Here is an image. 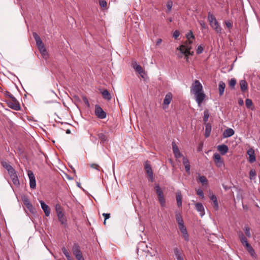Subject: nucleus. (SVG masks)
Wrapping results in <instances>:
<instances>
[{"mask_svg":"<svg viewBox=\"0 0 260 260\" xmlns=\"http://www.w3.org/2000/svg\"><path fill=\"white\" fill-rule=\"evenodd\" d=\"M190 93L194 95V97L198 106H201L202 103L206 98L203 86L199 80L194 81L190 87Z\"/></svg>","mask_w":260,"mask_h":260,"instance_id":"nucleus-1","label":"nucleus"},{"mask_svg":"<svg viewBox=\"0 0 260 260\" xmlns=\"http://www.w3.org/2000/svg\"><path fill=\"white\" fill-rule=\"evenodd\" d=\"M193 41H186L184 43L180 45L179 47L177 48L178 50L180 51H182V49L186 51V53L190 54V55H192L193 54V51H191V50L192 48V44Z\"/></svg>","mask_w":260,"mask_h":260,"instance_id":"nucleus-2","label":"nucleus"},{"mask_svg":"<svg viewBox=\"0 0 260 260\" xmlns=\"http://www.w3.org/2000/svg\"><path fill=\"white\" fill-rule=\"evenodd\" d=\"M95 114L100 119H104L106 117V113L98 105L95 106Z\"/></svg>","mask_w":260,"mask_h":260,"instance_id":"nucleus-3","label":"nucleus"},{"mask_svg":"<svg viewBox=\"0 0 260 260\" xmlns=\"http://www.w3.org/2000/svg\"><path fill=\"white\" fill-rule=\"evenodd\" d=\"M27 175L29 180L30 187L31 189L35 188L36 187V181L33 172L29 170L27 171Z\"/></svg>","mask_w":260,"mask_h":260,"instance_id":"nucleus-4","label":"nucleus"},{"mask_svg":"<svg viewBox=\"0 0 260 260\" xmlns=\"http://www.w3.org/2000/svg\"><path fill=\"white\" fill-rule=\"evenodd\" d=\"M214 161L215 165L218 168H221L224 166L223 160L222 159L220 155L217 153L214 154Z\"/></svg>","mask_w":260,"mask_h":260,"instance_id":"nucleus-5","label":"nucleus"},{"mask_svg":"<svg viewBox=\"0 0 260 260\" xmlns=\"http://www.w3.org/2000/svg\"><path fill=\"white\" fill-rule=\"evenodd\" d=\"M72 252L76 257L82 255L79 245L75 243L72 247Z\"/></svg>","mask_w":260,"mask_h":260,"instance_id":"nucleus-6","label":"nucleus"},{"mask_svg":"<svg viewBox=\"0 0 260 260\" xmlns=\"http://www.w3.org/2000/svg\"><path fill=\"white\" fill-rule=\"evenodd\" d=\"M172 150L176 158H179L182 156L181 153L180 152L178 146L175 142H173L172 143Z\"/></svg>","mask_w":260,"mask_h":260,"instance_id":"nucleus-7","label":"nucleus"},{"mask_svg":"<svg viewBox=\"0 0 260 260\" xmlns=\"http://www.w3.org/2000/svg\"><path fill=\"white\" fill-rule=\"evenodd\" d=\"M97 135L101 143H105L108 141V133L106 132H99Z\"/></svg>","mask_w":260,"mask_h":260,"instance_id":"nucleus-8","label":"nucleus"},{"mask_svg":"<svg viewBox=\"0 0 260 260\" xmlns=\"http://www.w3.org/2000/svg\"><path fill=\"white\" fill-rule=\"evenodd\" d=\"M247 154L249 156L248 161L250 163H253L256 160L254 151L253 148H249L247 151Z\"/></svg>","mask_w":260,"mask_h":260,"instance_id":"nucleus-9","label":"nucleus"},{"mask_svg":"<svg viewBox=\"0 0 260 260\" xmlns=\"http://www.w3.org/2000/svg\"><path fill=\"white\" fill-rule=\"evenodd\" d=\"M41 208L46 216H49L50 214V209L49 206L43 201H40Z\"/></svg>","mask_w":260,"mask_h":260,"instance_id":"nucleus-10","label":"nucleus"},{"mask_svg":"<svg viewBox=\"0 0 260 260\" xmlns=\"http://www.w3.org/2000/svg\"><path fill=\"white\" fill-rule=\"evenodd\" d=\"M145 169L147 172L148 176L150 179V181L152 182L153 180V172L150 165L146 163L145 165Z\"/></svg>","mask_w":260,"mask_h":260,"instance_id":"nucleus-11","label":"nucleus"},{"mask_svg":"<svg viewBox=\"0 0 260 260\" xmlns=\"http://www.w3.org/2000/svg\"><path fill=\"white\" fill-rule=\"evenodd\" d=\"M9 174L12 180L13 184L16 186L19 185V181L15 170L13 172H12V173H9Z\"/></svg>","mask_w":260,"mask_h":260,"instance_id":"nucleus-12","label":"nucleus"},{"mask_svg":"<svg viewBox=\"0 0 260 260\" xmlns=\"http://www.w3.org/2000/svg\"><path fill=\"white\" fill-rule=\"evenodd\" d=\"M235 134L234 131L231 128H228L224 130L222 136L223 138H226L230 137L234 135Z\"/></svg>","mask_w":260,"mask_h":260,"instance_id":"nucleus-13","label":"nucleus"},{"mask_svg":"<svg viewBox=\"0 0 260 260\" xmlns=\"http://www.w3.org/2000/svg\"><path fill=\"white\" fill-rule=\"evenodd\" d=\"M217 148L221 155H224L229 150L228 147L224 144L218 145Z\"/></svg>","mask_w":260,"mask_h":260,"instance_id":"nucleus-14","label":"nucleus"},{"mask_svg":"<svg viewBox=\"0 0 260 260\" xmlns=\"http://www.w3.org/2000/svg\"><path fill=\"white\" fill-rule=\"evenodd\" d=\"M210 25L217 34L221 33L222 28L219 25L217 21H214V22L212 23Z\"/></svg>","mask_w":260,"mask_h":260,"instance_id":"nucleus-15","label":"nucleus"},{"mask_svg":"<svg viewBox=\"0 0 260 260\" xmlns=\"http://www.w3.org/2000/svg\"><path fill=\"white\" fill-rule=\"evenodd\" d=\"M196 210L200 213L201 216H203L205 214L204 208L202 204L197 203L195 204Z\"/></svg>","mask_w":260,"mask_h":260,"instance_id":"nucleus-16","label":"nucleus"},{"mask_svg":"<svg viewBox=\"0 0 260 260\" xmlns=\"http://www.w3.org/2000/svg\"><path fill=\"white\" fill-rule=\"evenodd\" d=\"M172 94L171 92H168L165 97L164 100V105H167V106L170 104L172 100Z\"/></svg>","mask_w":260,"mask_h":260,"instance_id":"nucleus-17","label":"nucleus"},{"mask_svg":"<svg viewBox=\"0 0 260 260\" xmlns=\"http://www.w3.org/2000/svg\"><path fill=\"white\" fill-rule=\"evenodd\" d=\"M57 217L59 222L65 226L67 224V220L66 218L64 217V213L63 212L58 214Z\"/></svg>","mask_w":260,"mask_h":260,"instance_id":"nucleus-18","label":"nucleus"},{"mask_svg":"<svg viewBox=\"0 0 260 260\" xmlns=\"http://www.w3.org/2000/svg\"><path fill=\"white\" fill-rule=\"evenodd\" d=\"M183 164L184 165L186 172L189 174L190 166L188 159L185 157H183Z\"/></svg>","mask_w":260,"mask_h":260,"instance_id":"nucleus-19","label":"nucleus"},{"mask_svg":"<svg viewBox=\"0 0 260 260\" xmlns=\"http://www.w3.org/2000/svg\"><path fill=\"white\" fill-rule=\"evenodd\" d=\"M8 106L10 108L15 110L18 111L20 109V106L19 103H14L9 102L8 103Z\"/></svg>","mask_w":260,"mask_h":260,"instance_id":"nucleus-20","label":"nucleus"},{"mask_svg":"<svg viewBox=\"0 0 260 260\" xmlns=\"http://www.w3.org/2000/svg\"><path fill=\"white\" fill-rule=\"evenodd\" d=\"M225 84L223 81H220L218 84L219 94L220 96H222L224 91Z\"/></svg>","mask_w":260,"mask_h":260,"instance_id":"nucleus-21","label":"nucleus"},{"mask_svg":"<svg viewBox=\"0 0 260 260\" xmlns=\"http://www.w3.org/2000/svg\"><path fill=\"white\" fill-rule=\"evenodd\" d=\"M101 93L102 94L103 98L104 99L107 100L108 101H109L111 99L112 97L111 94L107 89H104L103 91H102Z\"/></svg>","mask_w":260,"mask_h":260,"instance_id":"nucleus-22","label":"nucleus"},{"mask_svg":"<svg viewBox=\"0 0 260 260\" xmlns=\"http://www.w3.org/2000/svg\"><path fill=\"white\" fill-rule=\"evenodd\" d=\"M176 201L177 206L179 207L182 206V194L180 191H178L176 193Z\"/></svg>","mask_w":260,"mask_h":260,"instance_id":"nucleus-23","label":"nucleus"},{"mask_svg":"<svg viewBox=\"0 0 260 260\" xmlns=\"http://www.w3.org/2000/svg\"><path fill=\"white\" fill-rule=\"evenodd\" d=\"M132 66L136 71L138 72V73H143V69H142V67L140 64H138L136 61H133Z\"/></svg>","mask_w":260,"mask_h":260,"instance_id":"nucleus-24","label":"nucleus"},{"mask_svg":"<svg viewBox=\"0 0 260 260\" xmlns=\"http://www.w3.org/2000/svg\"><path fill=\"white\" fill-rule=\"evenodd\" d=\"M240 86L242 92H245L247 89V83L245 80H242L240 81Z\"/></svg>","mask_w":260,"mask_h":260,"instance_id":"nucleus-25","label":"nucleus"},{"mask_svg":"<svg viewBox=\"0 0 260 260\" xmlns=\"http://www.w3.org/2000/svg\"><path fill=\"white\" fill-rule=\"evenodd\" d=\"M176 220L178 224L184 223V221L181 214L179 212H175Z\"/></svg>","mask_w":260,"mask_h":260,"instance_id":"nucleus-26","label":"nucleus"},{"mask_svg":"<svg viewBox=\"0 0 260 260\" xmlns=\"http://www.w3.org/2000/svg\"><path fill=\"white\" fill-rule=\"evenodd\" d=\"M210 199L213 202L214 208L216 210H217L218 209V203L216 196L214 194H211L210 196Z\"/></svg>","mask_w":260,"mask_h":260,"instance_id":"nucleus-27","label":"nucleus"},{"mask_svg":"<svg viewBox=\"0 0 260 260\" xmlns=\"http://www.w3.org/2000/svg\"><path fill=\"white\" fill-rule=\"evenodd\" d=\"M3 166L8 171L9 174L15 171V170L10 165L6 162L3 163Z\"/></svg>","mask_w":260,"mask_h":260,"instance_id":"nucleus-28","label":"nucleus"},{"mask_svg":"<svg viewBox=\"0 0 260 260\" xmlns=\"http://www.w3.org/2000/svg\"><path fill=\"white\" fill-rule=\"evenodd\" d=\"M211 131V126L209 124H207L206 125V128H205V137L206 138H208L209 137L210 135V133Z\"/></svg>","mask_w":260,"mask_h":260,"instance_id":"nucleus-29","label":"nucleus"},{"mask_svg":"<svg viewBox=\"0 0 260 260\" xmlns=\"http://www.w3.org/2000/svg\"><path fill=\"white\" fill-rule=\"evenodd\" d=\"M155 189L158 196V198L160 197H164V193L161 190L160 187L158 185H156L155 186Z\"/></svg>","mask_w":260,"mask_h":260,"instance_id":"nucleus-30","label":"nucleus"},{"mask_svg":"<svg viewBox=\"0 0 260 260\" xmlns=\"http://www.w3.org/2000/svg\"><path fill=\"white\" fill-rule=\"evenodd\" d=\"M186 37L187 38L186 41H189L190 42V41H193L195 39V37L193 35L191 30H190L188 32H187V34L186 35Z\"/></svg>","mask_w":260,"mask_h":260,"instance_id":"nucleus-31","label":"nucleus"},{"mask_svg":"<svg viewBox=\"0 0 260 260\" xmlns=\"http://www.w3.org/2000/svg\"><path fill=\"white\" fill-rule=\"evenodd\" d=\"M244 231L245 232V234L247 237L249 238L251 237L250 229L248 225H245L244 226Z\"/></svg>","mask_w":260,"mask_h":260,"instance_id":"nucleus-32","label":"nucleus"},{"mask_svg":"<svg viewBox=\"0 0 260 260\" xmlns=\"http://www.w3.org/2000/svg\"><path fill=\"white\" fill-rule=\"evenodd\" d=\"M208 19L210 22V24L213 22H214V21H217L214 16L210 13H209L208 14Z\"/></svg>","mask_w":260,"mask_h":260,"instance_id":"nucleus-33","label":"nucleus"},{"mask_svg":"<svg viewBox=\"0 0 260 260\" xmlns=\"http://www.w3.org/2000/svg\"><path fill=\"white\" fill-rule=\"evenodd\" d=\"M158 200L161 207H164L166 206V201L164 196L158 198Z\"/></svg>","mask_w":260,"mask_h":260,"instance_id":"nucleus-34","label":"nucleus"},{"mask_svg":"<svg viewBox=\"0 0 260 260\" xmlns=\"http://www.w3.org/2000/svg\"><path fill=\"white\" fill-rule=\"evenodd\" d=\"M236 84V80L235 78H232L229 81V86L232 88L234 89Z\"/></svg>","mask_w":260,"mask_h":260,"instance_id":"nucleus-35","label":"nucleus"},{"mask_svg":"<svg viewBox=\"0 0 260 260\" xmlns=\"http://www.w3.org/2000/svg\"><path fill=\"white\" fill-rule=\"evenodd\" d=\"M255 176H256L255 171L253 169L251 170L249 172V178L251 180H253L255 178Z\"/></svg>","mask_w":260,"mask_h":260,"instance_id":"nucleus-36","label":"nucleus"},{"mask_svg":"<svg viewBox=\"0 0 260 260\" xmlns=\"http://www.w3.org/2000/svg\"><path fill=\"white\" fill-rule=\"evenodd\" d=\"M55 211H56L57 215L58 214L63 212L61 206L58 204H57L55 205Z\"/></svg>","mask_w":260,"mask_h":260,"instance_id":"nucleus-37","label":"nucleus"},{"mask_svg":"<svg viewBox=\"0 0 260 260\" xmlns=\"http://www.w3.org/2000/svg\"><path fill=\"white\" fill-rule=\"evenodd\" d=\"M209 117V113L207 110H206L204 112L203 120L204 122H207Z\"/></svg>","mask_w":260,"mask_h":260,"instance_id":"nucleus-38","label":"nucleus"},{"mask_svg":"<svg viewBox=\"0 0 260 260\" xmlns=\"http://www.w3.org/2000/svg\"><path fill=\"white\" fill-rule=\"evenodd\" d=\"M24 204L26 206V207L29 209H30L31 208H32L31 204L30 203L29 200L27 199H25L24 200Z\"/></svg>","mask_w":260,"mask_h":260,"instance_id":"nucleus-39","label":"nucleus"},{"mask_svg":"<svg viewBox=\"0 0 260 260\" xmlns=\"http://www.w3.org/2000/svg\"><path fill=\"white\" fill-rule=\"evenodd\" d=\"M199 181L202 183L203 185L207 184L208 182L207 178L204 176H200Z\"/></svg>","mask_w":260,"mask_h":260,"instance_id":"nucleus-40","label":"nucleus"},{"mask_svg":"<svg viewBox=\"0 0 260 260\" xmlns=\"http://www.w3.org/2000/svg\"><path fill=\"white\" fill-rule=\"evenodd\" d=\"M174 253L176 255V258H179V256H182L181 255V251L178 248H175L174 249Z\"/></svg>","mask_w":260,"mask_h":260,"instance_id":"nucleus-41","label":"nucleus"},{"mask_svg":"<svg viewBox=\"0 0 260 260\" xmlns=\"http://www.w3.org/2000/svg\"><path fill=\"white\" fill-rule=\"evenodd\" d=\"M245 105L247 108H250L252 105V102L250 99H247L245 101Z\"/></svg>","mask_w":260,"mask_h":260,"instance_id":"nucleus-42","label":"nucleus"},{"mask_svg":"<svg viewBox=\"0 0 260 260\" xmlns=\"http://www.w3.org/2000/svg\"><path fill=\"white\" fill-rule=\"evenodd\" d=\"M90 166L91 168H92L94 169H95L99 171H100L101 167L98 165L95 164H90Z\"/></svg>","mask_w":260,"mask_h":260,"instance_id":"nucleus-43","label":"nucleus"},{"mask_svg":"<svg viewBox=\"0 0 260 260\" xmlns=\"http://www.w3.org/2000/svg\"><path fill=\"white\" fill-rule=\"evenodd\" d=\"M199 23L200 24L202 29H207V26L206 25L205 23L203 20L199 21Z\"/></svg>","mask_w":260,"mask_h":260,"instance_id":"nucleus-44","label":"nucleus"},{"mask_svg":"<svg viewBox=\"0 0 260 260\" xmlns=\"http://www.w3.org/2000/svg\"><path fill=\"white\" fill-rule=\"evenodd\" d=\"M99 4L102 8H105L107 7V2L105 0H100Z\"/></svg>","mask_w":260,"mask_h":260,"instance_id":"nucleus-45","label":"nucleus"},{"mask_svg":"<svg viewBox=\"0 0 260 260\" xmlns=\"http://www.w3.org/2000/svg\"><path fill=\"white\" fill-rule=\"evenodd\" d=\"M39 50L43 55H45L46 54L47 51L44 46L39 48Z\"/></svg>","mask_w":260,"mask_h":260,"instance_id":"nucleus-46","label":"nucleus"},{"mask_svg":"<svg viewBox=\"0 0 260 260\" xmlns=\"http://www.w3.org/2000/svg\"><path fill=\"white\" fill-rule=\"evenodd\" d=\"M248 252L249 253V254L251 255V256L253 257H256V254H255V251L254 250V249L253 248V247L250 249V250H249L248 251Z\"/></svg>","mask_w":260,"mask_h":260,"instance_id":"nucleus-47","label":"nucleus"},{"mask_svg":"<svg viewBox=\"0 0 260 260\" xmlns=\"http://www.w3.org/2000/svg\"><path fill=\"white\" fill-rule=\"evenodd\" d=\"M173 4L171 1L168 2L167 4V8L168 9V12H170L172 8Z\"/></svg>","mask_w":260,"mask_h":260,"instance_id":"nucleus-48","label":"nucleus"},{"mask_svg":"<svg viewBox=\"0 0 260 260\" xmlns=\"http://www.w3.org/2000/svg\"><path fill=\"white\" fill-rule=\"evenodd\" d=\"M204 50V48L201 45H200L198 47V48L196 50L197 53L199 54L203 52Z\"/></svg>","mask_w":260,"mask_h":260,"instance_id":"nucleus-49","label":"nucleus"},{"mask_svg":"<svg viewBox=\"0 0 260 260\" xmlns=\"http://www.w3.org/2000/svg\"><path fill=\"white\" fill-rule=\"evenodd\" d=\"M103 216L105 217V220L104 222V224H106V220L110 218V213H103Z\"/></svg>","mask_w":260,"mask_h":260,"instance_id":"nucleus-50","label":"nucleus"},{"mask_svg":"<svg viewBox=\"0 0 260 260\" xmlns=\"http://www.w3.org/2000/svg\"><path fill=\"white\" fill-rule=\"evenodd\" d=\"M178 227L181 232L186 230V228L184 225V223L179 224Z\"/></svg>","mask_w":260,"mask_h":260,"instance_id":"nucleus-51","label":"nucleus"},{"mask_svg":"<svg viewBox=\"0 0 260 260\" xmlns=\"http://www.w3.org/2000/svg\"><path fill=\"white\" fill-rule=\"evenodd\" d=\"M238 235L240 240L246 237L245 236L241 231H239L238 232Z\"/></svg>","mask_w":260,"mask_h":260,"instance_id":"nucleus-52","label":"nucleus"},{"mask_svg":"<svg viewBox=\"0 0 260 260\" xmlns=\"http://www.w3.org/2000/svg\"><path fill=\"white\" fill-rule=\"evenodd\" d=\"M33 37L36 41L37 42V41L40 40L41 38L40 36L37 34L36 32H33L32 34Z\"/></svg>","mask_w":260,"mask_h":260,"instance_id":"nucleus-53","label":"nucleus"},{"mask_svg":"<svg viewBox=\"0 0 260 260\" xmlns=\"http://www.w3.org/2000/svg\"><path fill=\"white\" fill-rule=\"evenodd\" d=\"M33 37L36 41L37 42V41L40 40L41 38L40 36L37 34L36 32H33L32 34Z\"/></svg>","mask_w":260,"mask_h":260,"instance_id":"nucleus-54","label":"nucleus"},{"mask_svg":"<svg viewBox=\"0 0 260 260\" xmlns=\"http://www.w3.org/2000/svg\"><path fill=\"white\" fill-rule=\"evenodd\" d=\"M197 193L199 196L202 197V198H204V192L202 190L200 189H198L197 191Z\"/></svg>","mask_w":260,"mask_h":260,"instance_id":"nucleus-55","label":"nucleus"},{"mask_svg":"<svg viewBox=\"0 0 260 260\" xmlns=\"http://www.w3.org/2000/svg\"><path fill=\"white\" fill-rule=\"evenodd\" d=\"M180 35V32L178 30H175L173 33V37L177 39Z\"/></svg>","mask_w":260,"mask_h":260,"instance_id":"nucleus-56","label":"nucleus"},{"mask_svg":"<svg viewBox=\"0 0 260 260\" xmlns=\"http://www.w3.org/2000/svg\"><path fill=\"white\" fill-rule=\"evenodd\" d=\"M225 25H226V26L228 28H232V26H233V24H232V23L230 21H225Z\"/></svg>","mask_w":260,"mask_h":260,"instance_id":"nucleus-57","label":"nucleus"},{"mask_svg":"<svg viewBox=\"0 0 260 260\" xmlns=\"http://www.w3.org/2000/svg\"><path fill=\"white\" fill-rule=\"evenodd\" d=\"M62 251L66 256L67 255V254H69V252L68 251L67 249L64 247L62 248Z\"/></svg>","mask_w":260,"mask_h":260,"instance_id":"nucleus-58","label":"nucleus"},{"mask_svg":"<svg viewBox=\"0 0 260 260\" xmlns=\"http://www.w3.org/2000/svg\"><path fill=\"white\" fill-rule=\"evenodd\" d=\"M185 53H186V51H185L184 50H183L182 49V51H180V53L178 54V57L179 58H182L183 57V55H184Z\"/></svg>","mask_w":260,"mask_h":260,"instance_id":"nucleus-59","label":"nucleus"},{"mask_svg":"<svg viewBox=\"0 0 260 260\" xmlns=\"http://www.w3.org/2000/svg\"><path fill=\"white\" fill-rule=\"evenodd\" d=\"M183 238L184 239V240L187 241V242H188L189 241V235H188V234H187L185 235H184L183 236Z\"/></svg>","mask_w":260,"mask_h":260,"instance_id":"nucleus-60","label":"nucleus"},{"mask_svg":"<svg viewBox=\"0 0 260 260\" xmlns=\"http://www.w3.org/2000/svg\"><path fill=\"white\" fill-rule=\"evenodd\" d=\"M240 242H241V243L242 244H244L245 243L248 242L247 241V239L246 238V237H245V238H243V239H242L241 240H240Z\"/></svg>","mask_w":260,"mask_h":260,"instance_id":"nucleus-61","label":"nucleus"},{"mask_svg":"<svg viewBox=\"0 0 260 260\" xmlns=\"http://www.w3.org/2000/svg\"><path fill=\"white\" fill-rule=\"evenodd\" d=\"M83 101H84V103L87 105V106L89 107L90 105H89V103L88 102L87 99L85 97L83 98Z\"/></svg>","mask_w":260,"mask_h":260,"instance_id":"nucleus-62","label":"nucleus"},{"mask_svg":"<svg viewBox=\"0 0 260 260\" xmlns=\"http://www.w3.org/2000/svg\"><path fill=\"white\" fill-rule=\"evenodd\" d=\"M6 95L9 97L10 99H11L12 98V96H13L10 92L9 91H6Z\"/></svg>","mask_w":260,"mask_h":260,"instance_id":"nucleus-63","label":"nucleus"},{"mask_svg":"<svg viewBox=\"0 0 260 260\" xmlns=\"http://www.w3.org/2000/svg\"><path fill=\"white\" fill-rule=\"evenodd\" d=\"M161 42H162V40L161 39H157L156 43V46L159 45L161 43Z\"/></svg>","mask_w":260,"mask_h":260,"instance_id":"nucleus-64","label":"nucleus"}]
</instances>
